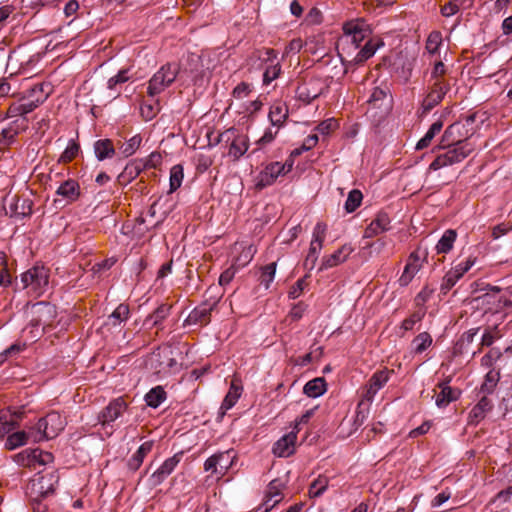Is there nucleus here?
Returning a JSON list of instances; mask_svg holds the SVG:
<instances>
[{
    "label": "nucleus",
    "mask_w": 512,
    "mask_h": 512,
    "mask_svg": "<svg viewBox=\"0 0 512 512\" xmlns=\"http://www.w3.org/2000/svg\"><path fill=\"white\" fill-rule=\"evenodd\" d=\"M449 149L442 154H439L434 161L430 164V170H439L443 167L450 166L463 161L468 157L474 147L467 141H459L458 146L448 147Z\"/></svg>",
    "instance_id": "f257e3e1"
},
{
    "label": "nucleus",
    "mask_w": 512,
    "mask_h": 512,
    "mask_svg": "<svg viewBox=\"0 0 512 512\" xmlns=\"http://www.w3.org/2000/svg\"><path fill=\"white\" fill-rule=\"evenodd\" d=\"M24 289L35 295L43 294L49 284V270L44 266H34L21 275Z\"/></svg>",
    "instance_id": "f03ea898"
},
{
    "label": "nucleus",
    "mask_w": 512,
    "mask_h": 512,
    "mask_svg": "<svg viewBox=\"0 0 512 512\" xmlns=\"http://www.w3.org/2000/svg\"><path fill=\"white\" fill-rule=\"evenodd\" d=\"M237 460V454L233 449L213 454L204 462V470L216 475L218 479L223 478Z\"/></svg>",
    "instance_id": "7ed1b4c3"
},
{
    "label": "nucleus",
    "mask_w": 512,
    "mask_h": 512,
    "mask_svg": "<svg viewBox=\"0 0 512 512\" xmlns=\"http://www.w3.org/2000/svg\"><path fill=\"white\" fill-rule=\"evenodd\" d=\"M178 68L175 64L163 65L149 80L147 93L149 96L154 97L163 92L169 87L176 79Z\"/></svg>",
    "instance_id": "20e7f679"
},
{
    "label": "nucleus",
    "mask_w": 512,
    "mask_h": 512,
    "mask_svg": "<svg viewBox=\"0 0 512 512\" xmlns=\"http://www.w3.org/2000/svg\"><path fill=\"white\" fill-rule=\"evenodd\" d=\"M56 313V307L48 302L34 303L29 309L30 323L34 327L42 326L45 331L53 326Z\"/></svg>",
    "instance_id": "39448f33"
},
{
    "label": "nucleus",
    "mask_w": 512,
    "mask_h": 512,
    "mask_svg": "<svg viewBox=\"0 0 512 512\" xmlns=\"http://www.w3.org/2000/svg\"><path fill=\"white\" fill-rule=\"evenodd\" d=\"M37 436L36 441L43 439H52L64 429V423L61 416L57 412H51L46 417L39 419L36 425Z\"/></svg>",
    "instance_id": "423d86ee"
},
{
    "label": "nucleus",
    "mask_w": 512,
    "mask_h": 512,
    "mask_svg": "<svg viewBox=\"0 0 512 512\" xmlns=\"http://www.w3.org/2000/svg\"><path fill=\"white\" fill-rule=\"evenodd\" d=\"M326 229V225L321 222H318L314 227L310 248L304 260V267L309 271L315 267L320 251L322 250Z\"/></svg>",
    "instance_id": "0eeeda50"
},
{
    "label": "nucleus",
    "mask_w": 512,
    "mask_h": 512,
    "mask_svg": "<svg viewBox=\"0 0 512 512\" xmlns=\"http://www.w3.org/2000/svg\"><path fill=\"white\" fill-rule=\"evenodd\" d=\"M475 257H468L465 261L459 262L453 266L443 277L440 290L443 294L448 293L455 284L467 273L475 264Z\"/></svg>",
    "instance_id": "6e6552de"
},
{
    "label": "nucleus",
    "mask_w": 512,
    "mask_h": 512,
    "mask_svg": "<svg viewBox=\"0 0 512 512\" xmlns=\"http://www.w3.org/2000/svg\"><path fill=\"white\" fill-rule=\"evenodd\" d=\"M220 297H211V302L204 301L201 305L194 308L185 320V323L207 325L211 321V312L217 306Z\"/></svg>",
    "instance_id": "1a4fd4ad"
},
{
    "label": "nucleus",
    "mask_w": 512,
    "mask_h": 512,
    "mask_svg": "<svg viewBox=\"0 0 512 512\" xmlns=\"http://www.w3.org/2000/svg\"><path fill=\"white\" fill-rule=\"evenodd\" d=\"M128 409V404L124 397H118L109 402V404L99 413L98 421L102 426H108L120 418Z\"/></svg>",
    "instance_id": "9d476101"
},
{
    "label": "nucleus",
    "mask_w": 512,
    "mask_h": 512,
    "mask_svg": "<svg viewBox=\"0 0 512 512\" xmlns=\"http://www.w3.org/2000/svg\"><path fill=\"white\" fill-rule=\"evenodd\" d=\"M230 141L229 155L238 160L248 149V139L244 135H235L234 129H229L220 135L219 141Z\"/></svg>",
    "instance_id": "9b49d317"
},
{
    "label": "nucleus",
    "mask_w": 512,
    "mask_h": 512,
    "mask_svg": "<svg viewBox=\"0 0 512 512\" xmlns=\"http://www.w3.org/2000/svg\"><path fill=\"white\" fill-rule=\"evenodd\" d=\"M58 482V477L54 473H49L41 476L31 482V494H37L36 500L40 501L42 498L54 493V485Z\"/></svg>",
    "instance_id": "f8f14e48"
},
{
    "label": "nucleus",
    "mask_w": 512,
    "mask_h": 512,
    "mask_svg": "<svg viewBox=\"0 0 512 512\" xmlns=\"http://www.w3.org/2000/svg\"><path fill=\"white\" fill-rule=\"evenodd\" d=\"M494 403L487 395H483L473 406L468 415V425H478L489 412L492 411Z\"/></svg>",
    "instance_id": "ddd939ff"
},
{
    "label": "nucleus",
    "mask_w": 512,
    "mask_h": 512,
    "mask_svg": "<svg viewBox=\"0 0 512 512\" xmlns=\"http://www.w3.org/2000/svg\"><path fill=\"white\" fill-rule=\"evenodd\" d=\"M343 30L347 36L351 37V42L355 44L356 47H358L371 32L366 22L360 19L347 22L343 26Z\"/></svg>",
    "instance_id": "4468645a"
},
{
    "label": "nucleus",
    "mask_w": 512,
    "mask_h": 512,
    "mask_svg": "<svg viewBox=\"0 0 512 512\" xmlns=\"http://www.w3.org/2000/svg\"><path fill=\"white\" fill-rule=\"evenodd\" d=\"M392 373L393 370H389L387 368L376 371L369 380L366 392L364 394V399H366L368 402H372L377 392L389 381L390 375Z\"/></svg>",
    "instance_id": "2eb2a0df"
},
{
    "label": "nucleus",
    "mask_w": 512,
    "mask_h": 512,
    "mask_svg": "<svg viewBox=\"0 0 512 512\" xmlns=\"http://www.w3.org/2000/svg\"><path fill=\"white\" fill-rule=\"evenodd\" d=\"M33 202L28 198L13 196L6 214L16 219H24L32 214Z\"/></svg>",
    "instance_id": "dca6fc26"
},
{
    "label": "nucleus",
    "mask_w": 512,
    "mask_h": 512,
    "mask_svg": "<svg viewBox=\"0 0 512 512\" xmlns=\"http://www.w3.org/2000/svg\"><path fill=\"white\" fill-rule=\"evenodd\" d=\"M382 46H384V42L381 39L368 40L363 46V48L356 54L354 59L345 66V73H347L349 69L352 68L353 66L362 65L366 60H368L375 54L378 48Z\"/></svg>",
    "instance_id": "f3484780"
},
{
    "label": "nucleus",
    "mask_w": 512,
    "mask_h": 512,
    "mask_svg": "<svg viewBox=\"0 0 512 512\" xmlns=\"http://www.w3.org/2000/svg\"><path fill=\"white\" fill-rule=\"evenodd\" d=\"M183 453H177L166 459L162 465L151 475L154 485H160L176 468L182 459Z\"/></svg>",
    "instance_id": "a211bd4d"
},
{
    "label": "nucleus",
    "mask_w": 512,
    "mask_h": 512,
    "mask_svg": "<svg viewBox=\"0 0 512 512\" xmlns=\"http://www.w3.org/2000/svg\"><path fill=\"white\" fill-rule=\"evenodd\" d=\"M152 361L157 363L154 368L158 372L170 371L177 365V361L173 357V351L170 348H158L153 352Z\"/></svg>",
    "instance_id": "6ab92c4d"
},
{
    "label": "nucleus",
    "mask_w": 512,
    "mask_h": 512,
    "mask_svg": "<svg viewBox=\"0 0 512 512\" xmlns=\"http://www.w3.org/2000/svg\"><path fill=\"white\" fill-rule=\"evenodd\" d=\"M390 218L387 213H377L375 219L367 226L364 232L365 238H372L390 229Z\"/></svg>",
    "instance_id": "aec40b11"
},
{
    "label": "nucleus",
    "mask_w": 512,
    "mask_h": 512,
    "mask_svg": "<svg viewBox=\"0 0 512 512\" xmlns=\"http://www.w3.org/2000/svg\"><path fill=\"white\" fill-rule=\"evenodd\" d=\"M296 434L290 432L281 437L273 446V453L278 457H288L294 453Z\"/></svg>",
    "instance_id": "412c9836"
},
{
    "label": "nucleus",
    "mask_w": 512,
    "mask_h": 512,
    "mask_svg": "<svg viewBox=\"0 0 512 512\" xmlns=\"http://www.w3.org/2000/svg\"><path fill=\"white\" fill-rule=\"evenodd\" d=\"M353 248L349 245H343L333 254L323 258L320 270L329 269L343 263L352 253Z\"/></svg>",
    "instance_id": "4be33fe9"
},
{
    "label": "nucleus",
    "mask_w": 512,
    "mask_h": 512,
    "mask_svg": "<svg viewBox=\"0 0 512 512\" xmlns=\"http://www.w3.org/2000/svg\"><path fill=\"white\" fill-rule=\"evenodd\" d=\"M56 194L67 203L75 202L80 196V186L76 180L68 179L57 188Z\"/></svg>",
    "instance_id": "5701e85b"
},
{
    "label": "nucleus",
    "mask_w": 512,
    "mask_h": 512,
    "mask_svg": "<svg viewBox=\"0 0 512 512\" xmlns=\"http://www.w3.org/2000/svg\"><path fill=\"white\" fill-rule=\"evenodd\" d=\"M130 317V308L127 304H119L115 310L107 317L104 326L108 329L119 327Z\"/></svg>",
    "instance_id": "b1692460"
},
{
    "label": "nucleus",
    "mask_w": 512,
    "mask_h": 512,
    "mask_svg": "<svg viewBox=\"0 0 512 512\" xmlns=\"http://www.w3.org/2000/svg\"><path fill=\"white\" fill-rule=\"evenodd\" d=\"M144 169L142 160L136 159L129 162L124 170L118 175L117 180L120 185H127L134 180Z\"/></svg>",
    "instance_id": "393cba45"
},
{
    "label": "nucleus",
    "mask_w": 512,
    "mask_h": 512,
    "mask_svg": "<svg viewBox=\"0 0 512 512\" xmlns=\"http://www.w3.org/2000/svg\"><path fill=\"white\" fill-rule=\"evenodd\" d=\"M38 93L40 95H38L35 99H32L26 103H20L23 116L32 112L47 99L48 93L44 92V86L42 84L34 86L30 91L29 97H34V95Z\"/></svg>",
    "instance_id": "a878e982"
},
{
    "label": "nucleus",
    "mask_w": 512,
    "mask_h": 512,
    "mask_svg": "<svg viewBox=\"0 0 512 512\" xmlns=\"http://www.w3.org/2000/svg\"><path fill=\"white\" fill-rule=\"evenodd\" d=\"M439 388L441 390L435 400V404L439 408H445L451 402L456 401L460 396V391L450 387L447 383H440Z\"/></svg>",
    "instance_id": "bb28decb"
},
{
    "label": "nucleus",
    "mask_w": 512,
    "mask_h": 512,
    "mask_svg": "<svg viewBox=\"0 0 512 512\" xmlns=\"http://www.w3.org/2000/svg\"><path fill=\"white\" fill-rule=\"evenodd\" d=\"M172 307L173 306L171 304L162 303L146 317L144 324L151 323V327L162 329L161 325L163 321L167 319L171 314Z\"/></svg>",
    "instance_id": "cd10ccee"
},
{
    "label": "nucleus",
    "mask_w": 512,
    "mask_h": 512,
    "mask_svg": "<svg viewBox=\"0 0 512 512\" xmlns=\"http://www.w3.org/2000/svg\"><path fill=\"white\" fill-rule=\"evenodd\" d=\"M288 107L285 103L275 102L268 114L271 125L280 128L288 118Z\"/></svg>",
    "instance_id": "c85d7f7f"
},
{
    "label": "nucleus",
    "mask_w": 512,
    "mask_h": 512,
    "mask_svg": "<svg viewBox=\"0 0 512 512\" xmlns=\"http://www.w3.org/2000/svg\"><path fill=\"white\" fill-rule=\"evenodd\" d=\"M153 441L144 442L128 460L127 466L131 471H137L143 463L144 458L153 448Z\"/></svg>",
    "instance_id": "c756f323"
},
{
    "label": "nucleus",
    "mask_w": 512,
    "mask_h": 512,
    "mask_svg": "<svg viewBox=\"0 0 512 512\" xmlns=\"http://www.w3.org/2000/svg\"><path fill=\"white\" fill-rule=\"evenodd\" d=\"M461 125L459 123H453L446 128L441 138V144L443 148L458 146L459 141H463L461 137L463 134L460 132Z\"/></svg>",
    "instance_id": "7c9ffc66"
},
{
    "label": "nucleus",
    "mask_w": 512,
    "mask_h": 512,
    "mask_svg": "<svg viewBox=\"0 0 512 512\" xmlns=\"http://www.w3.org/2000/svg\"><path fill=\"white\" fill-rule=\"evenodd\" d=\"M94 152L99 161L112 158L115 154V148L112 140L100 139L94 143Z\"/></svg>",
    "instance_id": "2f4dec72"
},
{
    "label": "nucleus",
    "mask_w": 512,
    "mask_h": 512,
    "mask_svg": "<svg viewBox=\"0 0 512 512\" xmlns=\"http://www.w3.org/2000/svg\"><path fill=\"white\" fill-rule=\"evenodd\" d=\"M280 175H284V166L281 162H272L262 173L261 183L263 186L271 185Z\"/></svg>",
    "instance_id": "473e14b6"
},
{
    "label": "nucleus",
    "mask_w": 512,
    "mask_h": 512,
    "mask_svg": "<svg viewBox=\"0 0 512 512\" xmlns=\"http://www.w3.org/2000/svg\"><path fill=\"white\" fill-rule=\"evenodd\" d=\"M457 238V232L453 229L446 230L441 238L439 239L438 243L436 244V252L438 254H447L449 253L456 241Z\"/></svg>",
    "instance_id": "72a5a7b5"
},
{
    "label": "nucleus",
    "mask_w": 512,
    "mask_h": 512,
    "mask_svg": "<svg viewBox=\"0 0 512 512\" xmlns=\"http://www.w3.org/2000/svg\"><path fill=\"white\" fill-rule=\"evenodd\" d=\"M325 391L326 381L323 377H317L308 381L303 388L304 394L312 398L321 396Z\"/></svg>",
    "instance_id": "f704fd0d"
},
{
    "label": "nucleus",
    "mask_w": 512,
    "mask_h": 512,
    "mask_svg": "<svg viewBox=\"0 0 512 512\" xmlns=\"http://www.w3.org/2000/svg\"><path fill=\"white\" fill-rule=\"evenodd\" d=\"M17 79L10 74L9 77L0 79V97H14L19 92Z\"/></svg>",
    "instance_id": "c9c22d12"
},
{
    "label": "nucleus",
    "mask_w": 512,
    "mask_h": 512,
    "mask_svg": "<svg viewBox=\"0 0 512 512\" xmlns=\"http://www.w3.org/2000/svg\"><path fill=\"white\" fill-rule=\"evenodd\" d=\"M443 128V121L441 119L435 121L426 134L418 141L416 144L417 150H422L426 147H428L433 140V138L442 130Z\"/></svg>",
    "instance_id": "e433bc0d"
},
{
    "label": "nucleus",
    "mask_w": 512,
    "mask_h": 512,
    "mask_svg": "<svg viewBox=\"0 0 512 512\" xmlns=\"http://www.w3.org/2000/svg\"><path fill=\"white\" fill-rule=\"evenodd\" d=\"M388 93L389 89L386 85L375 87L369 96L367 103L374 108H382L384 106V102L387 100Z\"/></svg>",
    "instance_id": "4c0bfd02"
},
{
    "label": "nucleus",
    "mask_w": 512,
    "mask_h": 512,
    "mask_svg": "<svg viewBox=\"0 0 512 512\" xmlns=\"http://www.w3.org/2000/svg\"><path fill=\"white\" fill-rule=\"evenodd\" d=\"M22 129H25V126L22 127ZM20 130L21 127L18 124V120L12 122L9 127L3 129L0 133V146H9L19 134Z\"/></svg>",
    "instance_id": "58836bf2"
},
{
    "label": "nucleus",
    "mask_w": 512,
    "mask_h": 512,
    "mask_svg": "<svg viewBox=\"0 0 512 512\" xmlns=\"http://www.w3.org/2000/svg\"><path fill=\"white\" fill-rule=\"evenodd\" d=\"M166 399V392L162 386L152 388L146 395L145 401L149 407L157 408Z\"/></svg>",
    "instance_id": "ea45409f"
},
{
    "label": "nucleus",
    "mask_w": 512,
    "mask_h": 512,
    "mask_svg": "<svg viewBox=\"0 0 512 512\" xmlns=\"http://www.w3.org/2000/svg\"><path fill=\"white\" fill-rule=\"evenodd\" d=\"M241 392H242V387L232 383L227 395L225 396V398L222 402L221 409L225 410V411L231 409L238 401V399L241 395Z\"/></svg>",
    "instance_id": "a19ab883"
},
{
    "label": "nucleus",
    "mask_w": 512,
    "mask_h": 512,
    "mask_svg": "<svg viewBox=\"0 0 512 512\" xmlns=\"http://www.w3.org/2000/svg\"><path fill=\"white\" fill-rule=\"evenodd\" d=\"M281 72L282 68L280 61L264 65L263 84L269 85L273 80L277 79L281 75Z\"/></svg>",
    "instance_id": "79ce46f5"
},
{
    "label": "nucleus",
    "mask_w": 512,
    "mask_h": 512,
    "mask_svg": "<svg viewBox=\"0 0 512 512\" xmlns=\"http://www.w3.org/2000/svg\"><path fill=\"white\" fill-rule=\"evenodd\" d=\"M500 379V374L497 371L490 370L484 378V382L481 385V392L484 395L492 394L495 387L497 386V383Z\"/></svg>",
    "instance_id": "37998d69"
},
{
    "label": "nucleus",
    "mask_w": 512,
    "mask_h": 512,
    "mask_svg": "<svg viewBox=\"0 0 512 512\" xmlns=\"http://www.w3.org/2000/svg\"><path fill=\"white\" fill-rule=\"evenodd\" d=\"M141 142L142 137L139 134H136L127 142L122 143L119 147V151L124 157H129L136 152V150L140 147Z\"/></svg>",
    "instance_id": "c03bdc74"
},
{
    "label": "nucleus",
    "mask_w": 512,
    "mask_h": 512,
    "mask_svg": "<svg viewBox=\"0 0 512 512\" xmlns=\"http://www.w3.org/2000/svg\"><path fill=\"white\" fill-rule=\"evenodd\" d=\"M479 328L470 329L462 334L458 342L456 343L455 350L458 353H464L467 351L468 346L474 341Z\"/></svg>",
    "instance_id": "a18cd8bd"
},
{
    "label": "nucleus",
    "mask_w": 512,
    "mask_h": 512,
    "mask_svg": "<svg viewBox=\"0 0 512 512\" xmlns=\"http://www.w3.org/2000/svg\"><path fill=\"white\" fill-rule=\"evenodd\" d=\"M28 434L24 431H18L8 436L5 442V448L7 450H14L27 442Z\"/></svg>",
    "instance_id": "49530a36"
},
{
    "label": "nucleus",
    "mask_w": 512,
    "mask_h": 512,
    "mask_svg": "<svg viewBox=\"0 0 512 512\" xmlns=\"http://www.w3.org/2000/svg\"><path fill=\"white\" fill-rule=\"evenodd\" d=\"M363 195L360 190L353 189L349 192L344 208L347 213L354 212L361 204Z\"/></svg>",
    "instance_id": "de8ad7c7"
},
{
    "label": "nucleus",
    "mask_w": 512,
    "mask_h": 512,
    "mask_svg": "<svg viewBox=\"0 0 512 512\" xmlns=\"http://www.w3.org/2000/svg\"><path fill=\"white\" fill-rule=\"evenodd\" d=\"M276 273V263L272 262L261 269V275L259 278L260 284L269 289L270 284L273 282Z\"/></svg>",
    "instance_id": "09e8293b"
},
{
    "label": "nucleus",
    "mask_w": 512,
    "mask_h": 512,
    "mask_svg": "<svg viewBox=\"0 0 512 512\" xmlns=\"http://www.w3.org/2000/svg\"><path fill=\"white\" fill-rule=\"evenodd\" d=\"M183 177V167L180 164L174 165L170 170V193L175 192L181 186Z\"/></svg>",
    "instance_id": "8fccbe9b"
},
{
    "label": "nucleus",
    "mask_w": 512,
    "mask_h": 512,
    "mask_svg": "<svg viewBox=\"0 0 512 512\" xmlns=\"http://www.w3.org/2000/svg\"><path fill=\"white\" fill-rule=\"evenodd\" d=\"M432 344V337L427 332L418 334L412 341L415 353L424 352Z\"/></svg>",
    "instance_id": "3c124183"
},
{
    "label": "nucleus",
    "mask_w": 512,
    "mask_h": 512,
    "mask_svg": "<svg viewBox=\"0 0 512 512\" xmlns=\"http://www.w3.org/2000/svg\"><path fill=\"white\" fill-rule=\"evenodd\" d=\"M328 486V478L325 476H319L315 479L309 487V496L311 498L321 496Z\"/></svg>",
    "instance_id": "603ef678"
},
{
    "label": "nucleus",
    "mask_w": 512,
    "mask_h": 512,
    "mask_svg": "<svg viewBox=\"0 0 512 512\" xmlns=\"http://www.w3.org/2000/svg\"><path fill=\"white\" fill-rule=\"evenodd\" d=\"M420 268L421 265H414L412 264V262H407L404 271L398 280L399 285L402 287L407 286L412 281L417 272L420 270Z\"/></svg>",
    "instance_id": "864d4df0"
},
{
    "label": "nucleus",
    "mask_w": 512,
    "mask_h": 512,
    "mask_svg": "<svg viewBox=\"0 0 512 512\" xmlns=\"http://www.w3.org/2000/svg\"><path fill=\"white\" fill-rule=\"evenodd\" d=\"M160 109L161 107L159 100H156L154 103H142L140 107V113L145 121H149L156 117V115L160 112Z\"/></svg>",
    "instance_id": "5fc2aeb1"
},
{
    "label": "nucleus",
    "mask_w": 512,
    "mask_h": 512,
    "mask_svg": "<svg viewBox=\"0 0 512 512\" xmlns=\"http://www.w3.org/2000/svg\"><path fill=\"white\" fill-rule=\"evenodd\" d=\"M449 90L450 83L448 81H432L429 93L438 96V100L442 101Z\"/></svg>",
    "instance_id": "6e6d98bb"
},
{
    "label": "nucleus",
    "mask_w": 512,
    "mask_h": 512,
    "mask_svg": "<svg viewBox=\"0 0 512 512\" xmlns=\"http://www.w3.org/2000/svg\"><path fill=\"white\" fill-rule=\"evenodd\" d=\"M130 78L129 69H122L108 80L107 87L110 90H116L118 85L127 82Z\"/></svg>",
    "instance_id": "4d7b16f0"
},
{
    "label": "nucleus",
    "mask_w": 512,
    "mask_h": 512,
    "mask_svg": "<svg viewBox=\"0 0 512 512\" xmlns=\"http://www.w3.org/2000/svg\"><path fill=\"white\" fill-rule=\"evenodd\" d=\"M11 284V275L7 267L6 256L0 253V286L7 287Z\"/></svg>",
    "instance_id": "13d9d810"
},
{
    "label": "nucleus",
    "mask_w": 512,
    "mask_h": 512,
    "mask_svg": "<svg viewBox=\"0 0 512 512\" xmlns=\"http://www.w3.org/2000/svg\"><path fill=\"white\" fill-rule=\"evenodd\" d=\"M321 91L310 89L308 86H304L298 89V98L300 101L310 104L314 99L318 98Z\"/></svg>",
    "instance_id": "bf43d9fd"
},
{
    "label": "nucleus",
    "mask_w": 512,
    "mask_h": 512,
    "mask_svg": "<svg viewBox=\"0 0 512 512\" xmlns=\"http://www.w3.org/2000/svg\"><path fill=\"white\" fill-rule=\"evenodd\" d=\"M79 145L75 142H70L63 153L60 155L59 162L68 163L71 162L79 152Z\"/></svg>",
    "instance_id": "052dcab7"
},
{
    "label": "nucleus",
    "mask_w": 512,
    "mask_h": 512,
    "mask_svg": "<svg viewBox=\"0 0 512 512\" xmlns=\"http://www.w3.org/2000/svg\"><path fill=\"white\" fill-rule=\"evenodd\" d=\"M371 402H368L366 399H363L357 405L355 423L358 425H362L365 419L368 417L369 406Z\"/></svg>",
    "instance_id": "680f3d73"
},
{
    "label": "nucleus",
    "mask_w": 512,
    "mask_h": 512,
    "mask_svg": "<svg viewBox=\"0 0 512 512\" xmlns=\"http://www.w3.org/2000/svg\"><path fill=\"white\" fill-rule=\"evenodd\" d=\"M279 487L280 483L278 480H273L270 482L265 496V500H267V502L273 503V501L276 499H279V502L281 501V493Z\"/></svg>",
    "instance_id": "e2e57ef3"
},
{
    "label": "nucleus",
    "mask_w": 512,
    "mask_h": 512,
    "mask_svg": "<svg viewBox=\"0 0 512 512\" xmlns=\"http://www.w3.org/2000/svg\"><path fill=\"white\" fill-rule=\"evenodd\" d=\"M425 316L424 310L414 312L410 317L406 318L402 322V328L406 331L412 330L414 325L420 322Z\"/></svg>",
    "instance_id": "0e129e2a"
},
{
    "label": "nucleus",
    "mask_w": 512,
    "mask_h": 512,
    "mask_svg": "<svg viewBox=\"0 0 512 512\" xmlns=\"http://www.w3.org/2000/svg\"><path fill=\"white\" fill-rule=\"evenodd\" d=\"M144 169L157 168L162 163V155L159 152H152L147 158L141 159Z\"/></svg>",
    "instance_id": "69168bd1"
},
{
    "label": "nucleus",
    "mask_w": 512,
    "mask_h": 512,
    "mask_svg": "<svg viewBox=\"0 0 512 512\" xmlns=\"http://www.w3.org/2000/svg\"><path fill=\"white\" fill-rule=\"evenodd\" d=\"M441 44V34L439 32H432L426 42V49L429 53L435 54Z\"/></svg>",
    "instance_id": "338daca9"
},
{
    "label": "nucleus",
    "mask_w": 512,
    "mask_h": 512,
    "mask_svg": "<svg viewBox=\"0 0 512 512\" xmlns=\"http://www.w3.org/2000/svg\"><path fill=\"white\" fill-rule=\"evenodd\" d=\"M307 278L308 276L306 275L296 281V283L290 288L289 298L296 299L302 294L307 286Z\"/></svg>",
    "instance_id": "774afa93"
}]
</instances>
